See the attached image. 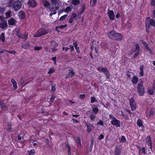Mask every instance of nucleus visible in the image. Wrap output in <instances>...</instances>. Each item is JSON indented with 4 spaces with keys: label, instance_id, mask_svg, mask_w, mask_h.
Instances as JSON below:
<instances>
[{
    "label": "nucleus",
    "instance_id": "774afa93",
    "mask_svg": "<svg viewBox=\"0 0 155 155\" xmlns=\"http://www.w3.org/2000/svg\"><path fill=\"white\" fill-rule=\"evenodd\" d=\"M76 16L77 14L75 13H73L72 14L71 18L74 19L76 17Z\"/></svg>",
    "mask_w": 155,
    "mask_h": 155
},
{
    "label": "nucleus",
    "instance_id": "f8f14e48",
    "mask_svg": "<svg viewBox=\"0 0 155 155\" xmlns=\"http://www.w3.org/2000/svg\"><path fill=\"white\" fill-rule=\"evenodd\" d=\"M122 152L121 148L116 145L114 150V155H120Z\"/></svg>",
    "mask_w": 155,
    "mask_h": 155
},
{
    "label": "nucleus",
    "instance_id": "c03bdc74",
    "mask_svg": "<svg viewBox=\"0 0 155 155\" xmlns=\"http://www.w3.org/2000/svg\"><path fill=\"white\" fill-rule=\"evenodd\" d=\"M91 103H93L95 102H97V100L95 99L94 97H91Z\"/></svg>",
    "mask_w": 155,
    "mask_h": 155
},
{
    "label": "nucleus",
    "instance_id": "6ab92c4d",
    "mask_svg": "<svg viewBox=\"0 0 155 155\" xmlns=\"http://www.w3.org/2000/svg\"><path fill=\"white\" fill-rule=\"evenodd\" d=\"M18 16L21 19H24L25 17L24 12L22 11H20L18 14Z\"/></svg>",
    "mask_w": 155,
    "mask_h": 155
},
{
    "label": "nucleus",
    "instance_id": "c756f323",
    "mask_svg": "<svg viewBox=\"0 0 155 155\" xmlns=\"http://www.w3.org/2000/svg\"><path fill=\"white\" fill-rule=\"evenodd\" d=\"M150 27L148 23L146 24L145 25L146 31L147 33L148 34L150 32Z\"/></svg>",
    "mask_w": 155,
    "mask_h": 155
},
{
    "label": "nucleus",
    "instance_id": "cd10ccee",
    "mask_svg": "<svg viewBox=\"0 0 155 155\" xmlns=\"http://www.w3.org/2000/svg\"><path fill=\"white\" fill-rule=\"evenodd\" d=\"M50 82L52 84L51 86V93L54 92L56 90L55 87V84H52V81H50Z\"/></svg>",
    "mask_w": 155,
    "mask_h": 155
},
{
    "label": "nucleus",
    "instance_id": "6e6552de",
    "mask_svg": "<svg viewBox=\"0 0 155 155\" xmlns=\"http://www.w3.org/2000/svg\"><path fill=\"white\" fill-rule=\"evenodd\" d=\"M110 123L112 125L115 126L117 127H119L120 125V121L117 119L116 118L114 120H111Z\"/></svg>",
    "mask_w": 155,
    "mask_h": 155
},
{
    "label": "nucleus",
    "instance_id": "b1692460",
    "mask_svg": "<svg viewBox=\"0 0 155 155\" xmlns=\"http://www.w3.org/2000/svg\"><path fill=\"white\" fill-rule=\"evenodd\" d=\"M67 24H65L63 25H61L60 26H56V29L58 32H60V31L58 30V29H61L63 28H65L67 27Z\"/></svg>",
    "mask_w": 155,
    "mask_h": 155
},
{
    "label": "nucleus",
    "instance_id": "f03ea898",
    "mask_svg": "<svg viewBox=\"0 0 155 155\" xmlns=\"http://www.w3.org/2000/svg\"><path fill=\"white\" fill-rule=\"evenodd\" d=\"M52 7H50L49 9L51 11H55L59 8L60 5L59 0H51Z\"/></svg>",
    "mask_w": 155,
    "mask_h": 155
},
{
    "label": "nucleus",
    "instance_id": "c85d7f7f",
    "mask_svg": "<svg viewBox=\"0 0 155 155\" xmlns=\"http://www.w3.org/2000/svg\"><path fill=\"white\" fill-rule=\"evenodd\" d=\"M75 73L72 70H70L69 73L67 74V76H66L65 78H68V77H73Z\"/></svg>",
    "mask_w": 155,
    "mask_h": 155
},
{
    "label": "nucleus",
    "instance_id": "bf43d9fd",
    "mask_svg": "<svg viewBox=\"0 0 155 155\" xmlns=\"http://www.w3.org/2000/svg\"><path fill=\"white\" fill-rule=\"evenodd\" d=\"M85 97V95L84 94H81L79 95L80 98L81 100L84 99Z\"/></svg>",
    "mask_w": 155,
    "mask_h": 155
},
{
    "label": "nucleus",
    "instance_id": "58836bf2",
    "mask_svg": "<svg viewBox=\"0 0 155 155\" xmlns=\"http://www.w3.org/2000/svg\"><path fill=\"white\" fill-rule=\"evenodd\" d=\"M96 117V115L93 114H90L89 115V118L91 119L92 121H94Z\"/></svg>",
    "mask_w": 155,
    "mask_h": 155
},
{
    "label": "nucleus",
    "instance_id": "338daca9",
    "mask_svg": "<svg viewBox=\"0 0 155 155\" xmlns=\"http://www.w3.org/2000/svg\"><path fill=\"white\" fill-rule=\"evenodd\" d=\"M151 5L152 6L155 5V0H151Z\"/></svg>",
    "mask_w": 155,
    "mask_h": 155
},
{
    "label": "nucleus",
    "instance_id": "412c9836",
    "mask_svg": "<svg viewBox=\"0 0 155 155\" xmlns=\"http://www.w3.org/2000/svg\"><path fill=\"white\" fill-rule=\"evenodd\" d=\"M11 82L12 84L13 87L15 90H16L17 88V83L16 81L13 78H12L11 80Z\"/></svg>",
    "mask_w": 155,
    "mask_h": 155
},
{
    "label": "nucleus",
    "instance_id": "49530a36",
    "mask_svg": "<svg viewBox=\"0 0 155 155\" xmlns=\"http://www.w3.org/2000/svg\"><path fill=\"white\" fill-rule=\"evenodd\" d=\"M138 81V78H132V81L133 84H136Z\"/></svg>",
    "mask_w": 155,
    "mask_h": 155
},
{
    "label": "nucleus",
    "instance_id": "9b49d317",
    "mask_svg": "<svg viewBox=\"0 0 155 155\" xmlns=\"http://www.w3.org/2000/svg\"><path fill=\"white\" fill-rule=\"evenodd\" d=\"M142 43L146 49L149 51V54L151 55H153V53L152 50L151 48L149 47L148 44L145 41H143Z\"/></svg>",
    "mask_w": 155,
    "mask_h": 155
},
{
    "label": "nucleus",
    "instance_id": "4d7b16f0",
    "mask_svg": "<svg viewBox=\"0 0 155 155\" xmlns=\"http://www.w3.org/2000/svg\"><path fill=\"white\" fill-rule=\"evenodd\" d=\"M67 16V15H64L62 16H61L60 18V20L61 21L63 20H64L65 18H66V17Z\"/></svg>",
    "mask_w": 155,
    "mask_h": 155
},
{
    "label": "nucleus",
    "instance_id": "79ce46f5",
    "mask_svg": "<svg viewBox=\"0 0 155 155\" xmlns=\"http://www.w3.org/2000/svg\"><path fill=\"white\" fill-rule=\"evenodd\" d=\"M11 11L9 10L5 13L6 17L7 18H10L11 17Z\"/></svg>",
    "mask_w": 155,
    "mask_h": 155
},
{
    "label": "nucleus",
    "instance_id": "c9c22d12",
    "mask_svg": "<svg viewBox=\"0 0 155 155\" xmlns=\"http://www.w3.org/2000/svg\"><path fill=\"white\" fill-rule=\"evenodd\" d=\"M50 43L51 45L53 47H57L58 46V44L57 43L55 42L54 41H51Z\"/></svg>",
    "mask_w": 155,
    "mask_h": 155
},
{
    "label": "nucleus",
    "instance_id": "7c9ffc66",
    "mask_svg": "<svg viewBox=\"0 0 155 155\" xmlns=\"http://www.w3.org/2000/svg\"><path fill=\"white\" fill-rule=\"evenodd\" d=\"M86 7V5L85 4V3H83L82 5L80 10L79 12H80V13H83L85 10Z\"/></svg>",
    "mask_w": 155,
    "mask_h": 155
},
{
    "label": "nucleus",
    "instance_id": "69168bd1",
    "mask_svg": "<svg viewBox=\"0 0 155 155\" xmlns=\"http://www.w3.org/2000/svg\"><path fill=\"white\" fill-rule=\"evenodd\" d=\"M77 143H78V145L81 146V140L79 138H78L77 139Z\"/></svg>",
    "mask_w": 155,
    "mask_h": 155
},
{
    "label": "nucleus",
    "instance_id": "dca6fc26",
    "mask_svg": "<svg viewBox=\"0 0 155 155\" xmlns=\"http://www.w3.org/2000/svg\"><path fill=\"white\" fill-rule=\"evenodd\" d=\"M8 24L10 25H15L16 21L13 18H11L9 19L8 21Z\"/></svg>",
    "mask_w": 155,
    "mask_h": 155
},
{
    "label": "nucleus",
    "instance_id": "a211bd4d",
    "mask_svg": "<svg viewBox=\"0 0 155 155\" xmlns=\"http://www.w3.org/2000/svg\"><path fill=\"white\" fill-rule=\"evenodd\" d=\"M147 19L149 20V24L150 25L153 27H155V21L153 19L150 18V17H147Z\"/></svg>",
    "mask_w": 155,
    "mask_h": 155
},
{
    "label": "nucleus",
    "instance_id": "052dcab7",
    "mask_svg": "<svg viewBox=\"0 0 155 155\" xmlns=\"http://www.w3.org/2000/svg\"><path fill=\"white\" fill-rule=\"evenodd\" d=\"M104 136L103 134H100L99 136L98 137V139L99 140H101L102 139H103L104 138Z\"/></svg>",
    "mask_w": 155,
    "mask_h": 155
},
{
    "label": "nucleus",
    "instance_id": "a19ab883",
    "mask_svg": "<svg viewBox=\"0 0 155 155\" xmlns=\"http://www.w3.org/2000/svg\"><path fill=\"white\" fill-rule=\"evenodd\" d=\"M137 125L139 127H141L143 125V122L142 120L140 119H138L137 120Z\"/></svg>",
    "mask_w": 155,
    "mask_h": 155
},
{
    "label": "nucleus",
    "instance_id": "bb28decb",
    "mask_svg": "<svg viewBox=\"0 0 155 155\" xmlns=\"http://www.w3.org/2000/svg\"><path fill=\"white\" fill-rule=\"evenodd\" d=\"M72 11V9L71 7L69 6L67 7V8L64 10L63 11L66 13L68 14L71 12Z\"/></svg>",
    "mask_w": 155,
    "mask_h": 155
},
{
    "label": "nucleus",
    "instance_id": "5fc2aeb1",
    "mask_svg": "<svg viewBox=\"0 0 155 155\" xmlns=\"http://www.w3.org/2000/svg\"><path fill=\"white\" fill-rule=\"evenodd\" d=\"M42 49V47L41 46L39 47L36 46L34 48V50L36 51H38Z\"/></svg>",
    "mask_w": 155,
    "mask_h": 155
},
{
    "label": "nucleus",
    "instance_id": "3c124183",
    "mask_svg": "<svg viewBox=\"0 0 155 155\" xmlns=\"http://www.w3.org/2000/svg\"><path fill=\"white\" fill-rule=\"evenodd\" d=\"M133 74L131 72L128 71L126 73V75H127L128 78H130L131 75L133 76Z\"/></svg>",
    "mask_w": 155,
    "mask_h": 155
},
{
    "label": "nucleus",
    "instance_id": "2eb2a0df",
    "mask_svg": "<svg viewBox=\"0 0 155 155\" xmlns=\"http://www.w3.org/2000/svg\"><path fill=\"white\" fill-rule=\"evenodd\" d=\"M86 126L87 127V131L88 133H90L91 131L92 130V128L93 127L92 124H91L90 123H87L86 125Z\"/></svg>",
    "mask_w": 155,
    "mask_h": 155
},
{
    "label": "nucleus",
    "instance_id": "a878e982",
    "mask_svg": "<svg viewBox=\"0 0 155 155\" xmlns=\"http://www.w3.org/2000/svg\"><path fill=\"white\" fill-rule=\"evenodd\" d=\"M95 106V105H94V107H93L92 106V111L95 114H96L98 113L99 110L97 107Z\"/></svg>",
    "mask_w": 155,
    "mask_h": 155
},
{
    "label": "nucleus",
    "instance_id": "4c0bfd02",
    "mask_svg": "<svg viewBox=\"0 0 155 155\" xmlns=\"http://www.w3.org/2000/svg\"><path fill=\"white\" fill-rule=\"evenodd\" d=\"M135 46L136 47L135 51L140 52V47L139 44H135Z\"/></svg>",
    "mask_w": 155,
    "mask_h": 155
},
{
    "label": "nucleus",
    "instance_id": "e433bc0d",
    "mask_svg": "<svg viewBox=\"0 0 155 155\" xmlns=\"http://www.w3.org/2000/svg\"><path fill=\"white\" fill-rule=\"evenodd\" d=\"M6 8L3 6H0V13L3 14L4 13Z\"/></svg>",
    "mask_w": 155,
    "mask_h": 155
},
{
    "label": "nucleus",
    "instance_id": "f257e3e1",
    "mask_svg": "<svg viewBox=\"0 0 155 155\" xmlns=\"http://www.w3.org/2000/svg\"><path fill=\"white\" fill-rule=\"evenodd\" d=\"M108 38L112 40L121 41L123 38V35L121 33H117L115 31H111L108 33Z\"/></svg>",
    "mask_w": 155,
    "mask_h": 155
},
{
    "label": "nucleus",
    "instance_id": "f704fd0d",
    "mask_svg": "<svg viewBox=\"0 0 155 155\" xmlns=\"http://www.w3.org/2000/svg\"><path fill=\"white\" fill-rule=\"evenodd\" d=\"M7 131L8 132H10L11 131V127L12 125V123L10 122L7 123Z\"/></svg>",
    "mask_w": 155,
    "mask_h": 155
},
{
    "label": "nucleus",
    "instance_id": "8fccbe9b",
    "mask_svg": "<svg viewBox=\"0 0 155 155\" xmlns=\"http://www.w3.org/2000/svg\"><path fill=\"white\" fill-rule=\"evenodd\" d=\"M35 153V150L34 149L31 150L29 153V155H34Z\"/></svg>",
    "mask_w": 155,
    "mask_h": 155
},
{
    "label": "nucleus",
    "instance_id": "ddd939ff",
    "mask_svg": "<svg viewBox=\"0 0 155 155\" xmlns=\"http://www.w3.org/2000/svg\"><path fill=\"white\" fill-rule=\"evenodd\" d=\"M146 143L148 146L150 147V148L152 150V140L150 136H148L146 138Z\"/></svg>",
    "mask_w": 155,
    "mask_h": 155
},
{
    "label": "nucleus",
    "instance_id": "a18cd8bd",
    "mask_svg": "<svg viewBox=\"0 0 155 155\" xmlns=\"http://www.w3.org/2000/svg\"><path fill=\"white\" fill-rule=\"evenodd\" d=\"M120 140L121 142H125L126 139L125 136H122Z\"/></svg>",
    "mask_w": 155,
    "mask_h": 155
},
{
    "label": "nucleus",
    "instance_id": "e2e57ef3",
    "mask_svg": "<svg viewBox=\"0 0 155 155\" xmlns=\"http://www.w3.org/2000/svg\"><path fill=\"white\" fill-rule=\"evenodd\" d=\"M25 81V78H21L20 81V84L22 85H23Z\"/></svg>",
    "mask_w": 155,
    "mask_h": 155
},
{
    "label": "nucleus",
    "instance_id": "0eeeda50",
    "mask_svg": "<svg viewBox=\"0 0 155 155\" xmlns=\"http://www.w3.org/2000/svg\"><path fill=\"white\" fill-rule=\"evenodd\" d=\"M130 104L131 107L132 111L135 110L137 108V105L133 98H132L130 99Z\"/></svg>",
    "mask_w": 155,
    "mask_h": 155
},
{
    "label": "nucleus",
    "instance_id": "6e6d98bb",
    "mask_svg": "<svg viewBox=\"0 0 155 155\" xmlns=\"http://www.w3.org/2000/svg\"><path fill=\"white\" fill-rule=\"evenodd\" d=\"M8 53L15 55L16 53V52L14 50H11L9 51H6Z\"/></svg>",
    "mask_w": 155,
    "mask_h": 155
},
{
    "label": "nucleus",
    "instance_id": "9d476101",
    "mask_svg": "<svg viewBox=\"0 0 155 155\" xmlns=\"http://www.w3.org/2000/svg\"><path fill=\"white\" fill-rule=\"evenodd\" d=\"M107 14L108 16L111 21H113L114 20V15L113 10H109V9H108Z\"/></svg>",
    "mask_w": 155,
    "mask_h": 155
},
{
    "label": "nucleus",
    "instance_id": "13d9d810",
    "mask_svg": "<svg viewBox=\"0 0 155 155\" xmlns=\"http://www.w3.org/2000/svg\"><path fill=\"white\" fill-rule=\"evenodd\" d=\"M154 9L152 13V14L151 16V17L153 18H155V6H154Z\"/></svg>",
    "mask_w": 155,
    "mask_h": 155
},
{
    "label": "nucleus",
    "instance_id": "39448f33",
    "mask_svg": "<svg viewBox=\"0 0 155 155\" xmlns=\"http://www.w3.org/2000/svg\"><path fill=\"white\" fill-rule=\"evenodd\" d=\"M97 70L100 72H103L106 75V78H109L110 73L106 68L99 67L97 68Z\"/></svg>",
    "mask_w": 155,
    "mask_h": 155
},
{
    "label": "nucleus",
    "instance_id": "680f3d73",
    "mask_svg": "<svg viewBox=\"0 0 155 155\" xmlns=\"http://www.w3.org/2000/svg\"><path fill=\"white\" fill-rule=\"evenodd\" d=\"M56 97L55 96H54L53 95H51V97L50 99V101L51 102H53L55 99Z\"/></svg>",
    "mask_w": 155,
    "mask_h": 155
},
{
    "label": "nucleus",
    "instance_id": "37998d69",
    "mask_svg": "<svg viewBox=\"0 0 155 155\" xmlns=\"http://www.w3.org/2000/svg\"><path fill=\"white\" fill-rule=\"evenodd\" d=\"M141 151H142V153H143L145 155L146 154V152H145V149L144 147H143L140 149L139 151V154H140Z\"/></svg>",
    "mask_w": 155,
    "mask_h": 155
},
{
    "label": "nucleus",
    "instance_id": "864d4df0",
    "mask_svg": "<svg viewBox=\"0 0 155 155\" xmlns=\"http://www.w3.org/2000/svg\"><path fill=\"white\" fill-rule=\"evenodd\" d=\"M148 92L149 94L151 95H153L154 93L153 90L151 89H148Z\"/></svg>",
    "mask_w": 155,
    "mask_h": 155
},
{
    "label": "nucleus",
    "instance_id": "5701e85b",
    "mask_svg": "<svg viewBox=\"0 0 155 155\" xmlns=\"http://www.w3.org/2000/svg\"><path fill=\"white\" fill-rule=\"evenodd\" d=\"M71 3L74 6L79 5L80 4V0H71Z\"/></svg>",
    "mask_w": 155,
    "mask_h": 155
},
{
    "label": "nucleus",
    "instance_id": "aec40b11",
    "mask_svg": "<svg viewBox=\"0 0 155 155\" xmlns=\"http://www.w3.org/2000/svg\"><path fill=\"white\" fill-rule=\"evenodd\" d=\"M42 4L45 7H48L50 5V4L47 0H43L42 2Z\"/></svg>",
    "mask_w": 155,
    "mask_h": 155
},
{
    "label": "nucleus",
    "instance_id": "603ef678",
    "mask_svg": "<svg viewBox=\"0 0 155 155\" xmlns=\"http://www.w3.org/2000/svg\"><path fill=\"white\" fill-rule=\"evenodd\" d=\"M97 125H101L102 126H103L104 124L103 121L101 120H100L99 121L97 122Z\"/></svg>",
    "mask_w": 155,
    "mask_h": 155
},
{
    "label": "nucleus",
    "instance_id": "f3484780",
    "mask_svg": "<svg viewBox=\"0 0 155 155\" xmlns=\"http://www.w3.org/2000/svg\"><path fill=\"white\" fill-rule=\"evenodd\" d=\"M0 107H1L2 109H3L4 108H6V109H5V110H8V107L6 106V104L4 102L3 100H0Z\"/></svg>",
    "mask_w": 155,
    "mask_h": 155
},
{
    "label": "nucleus",
    "instance_id": "7ed1b4c3",
    "mask_svg": "<svg viewBox=\"0 0 155 155\" xmlns=\"http://www.w3.org/2000/svg\"><path fill=\"white\" fill-rule=\"evenodd\" d=\"M48 33V31L44 28H41L38 30L35 33L34 36L38 38Z\"/></svg>",
    "mask_w": 155,
    "mask_h": 155
},
{
    "label": "nucleus",
    "instance_id": "20e7f679",
    "mask_svg": "<svg viewBox=\"0 0 155 155\" xmlns=\"http://www.w3.org/2000/svg\"><path fill=\"white\" fill-rule=\"evenodd\" d=\"M137 88L139 95L141 96H143L144 94V91L143 83L138 84Z\"/></svg>",
    "mask_w": 155,
    "mask_h": 155
},
{
    "label": "nucleus",
    "instance_id": "ea45409f",
    "mask_svg": "<svg viewBox=\"0 0 155 155\" xmlns=\"http://www.w3.org/2000/svg\"><path fill=\"white\" fill-rule=\"evenodd\" d=\"M97 2V0H91L90 4L91 6H93L95 5Z\"/></svg>",
    "mask_w": 155,
    "mask_h": 155
},
{
    "label": "nucleus",
    "instance_id": "423d86ee",
    "mask_svg": "<svg viewBox=\"0 0 155 155\" xmlns=\"http://www.w3.org/2000/svg\"><path fill=\"white\" fill-rule=\"evenodd\" d=\"M21 3L19 1L17 0L15 1L13 5V8L16 11H18L21 8Z\"/></svg>",
    "mask_w": 155,
    "mask_h": 155
},
{
    "label": "nucleus",
    "instance_id": "4468645a",
    "mask_svg": "<svg viewBox=\"0 0 155 155\" xmlns=\"http://www.w3.org/2000/svg\"><path fill=\"white\" fill-rule=\"evenodd\" d=\"M8 26L7 23L5 20H2L0 21V27L2 29H4Z\"/></svg>",
    "mask_w": 155,
    "mask_h": 155
},
{
    "label": "nucleus",
    "instance_id": "0e129e2a",
    "mask_svg": "<svg viewBox=\"0 0 155 155\" xmlns=\"http://www.w3.org/2000/svg\"><path fill=\"white\" fill-rule=\"evenodd\" d=\"M94 142L93 140H91V142L90 146V149L91 150V151L93 146Z\"/></svg>",
    "mask_w": 155,
    "mask_h": 155
},
{
    "label": "nucleus",
    "instance_id": "393cba45",
    "mask_svg": "<svg viewBox=\"0 0 155 155\" xmlns=\"http://www.w3.org/2000/svg\"><path fill=\"white\" fill-rule=\"evenodd\" d=\"M21 47L23 48L27 49L30 47V45L29 43H25L22 44Z\"/></svg>",
    "mask_w": 155,
    "mask_h": 155
},
{
    "label": "nucleus",
    "instance_id": "de8ad7c7",
    "mask_svg": "<svg viewBox=\"0 0 155 155\" xmlns=\"http://www.w3.org/2000/svg\"><path fill=\"white\" fill-rule=\"evenodd\" d=\"M55 71L54 69L53 68H50L48 73V74H51L54 72Z\"/></svg>",
    "mask_w": 155,
    "mask_h": 155
},
{
    "label": "nucleus",
    "instance_id": "1a4fd4ad",
    "mask_svg": "<svg viewBox=\"0 0 155 155\" xmlns=\"http://www.w3.org/2000/svg\"><path fill=\"white\" fill-rule=\"evenodd\" d=\"M28 5L29 7L34 8L37 5V3L35 0H28Z\"/></svg>",
    "mask_w": 155,
    "mask_h": 155
},
{
    "label": "nucleus",
    "instance_id": "473e14b6",
    "mask_svg": "<svg viewBox=\"0 0 155 155\" xmlns=\"http://www.w3.org/2000/svg\"><path fill=\"white\" fill-rule=\"evenodd\" d=\"M5 34L4 33H2L0 35V40H1L3 42L5 41Z\"/></svg>",
    "mask_w": 155,
    "mask_h": 155
},
{
    "label": "nucleus",
    "instance_id": "4be33fe9",
    "mask_svg": "<svg viewBox=\"0 0 155 155\" xmlns=\"http://www.w3.org/2000/svg\"><path fill=\"white\" fill-rule=\"evenodd\" d=\"M15 34L18 38L21 37V33L20 32V30L19 28L15 29Z\"/></svg>",
    "mask_w": 155,
    "mask_h": 155
},
{
    "label": "nucleus",
    "instance_id": "72a5a7b5",
    "mask_svg": "<svg viewBox=\"0 0 155 155\" xmlns=\"http://www.w3.org/2000/svg\"><path fill=\"white\" fill-rule=\"evenodd\" d=\"M121 115L122 117H125L126 119H128V115L127 113L126 112H124L122 111L121 112Z\"/></svg>",
    "mask_w": 155,
    "mask_h": 155
},
{
    "label": "nucleus",
    "instance_id": "09e8293b",
    "mask_svg": "<svg viewBox=\"0 0 155 155\" xmlns=\"http://www.w3.org/2000/svg\"><path fill=\"white\" fill-rule=\"evenodd\" d=\"M154 115V112L153 110L151 109L150 110L148 116V117H150Z\"/></svg>",
    "mask_w": 155,
    "mask_h": 155
},
{
    "label": "nucleus",
    "instance_id": "2f4dec72",
    "mask_svg": "<svg viewBox=\"0 0 155 155\" xmlns=\"http://www.w3.org/2000/svg\"><path fill=\"white\" fill-rule=\"evenodd\" d=\"M21 37L20 38H21L23 39H24L25 40H26L27 39L28 37V33H25L24 34H21Z\"/></svg>",
    "mask_w": 155,
    "mask_h": 155
}]
</instances>
